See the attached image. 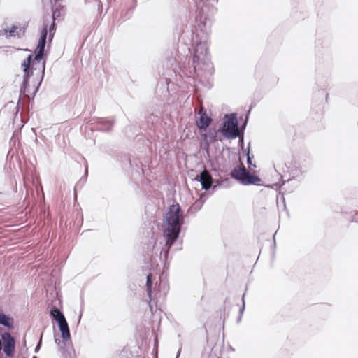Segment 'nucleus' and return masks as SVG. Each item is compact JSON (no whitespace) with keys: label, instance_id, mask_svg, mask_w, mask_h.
Masks as SVG:
<instances>
[{"label":"nucleus","instance_id":"obj_1","mask_svg":"<svg viewBox=\"0 0 358 358\" xmlns=\"http://www.w3.org/2000/svg\"><path fill=\"white\" fill-rule=\"evenodd\" d=\"M218 0H199L196 3L195 32L192 39L193 46L192 71L201 80L213 73V66L208 54V33L212 17L216 13L213 4Z\"/></svg>","mask_w":358,"mask_h":358},{"label":"nucleus","instance_id":"obj_2","mask_svg":"<svg viewBox=\"0 0 358 358\" xmlns=\"http://www.w3.org/2000/svg\"><path fill=\"white\" fill-rule=\"evenodd\" d=\"M34 58L33 59V55H29L26 59L23 61L22 63V66L23 67V71L24 72V75L23 77L22 85L20 88V94L24 96L27 95V92H29V78L34 74V71L38 70V74H41V80L38 83L37 87L34 90V96L38 90V86L41 85V83L43 80L45 69V62L44 60L45 57V48L43 47L36 46V48L34 50Z\"/></svg>","mask_w":358,"mask_h":358},{"label":"nucleus","instance_id":"obj_3","mask_svg":"<svg viewBox=\"0 0 358 358\" xmlns=\"http://www.w3.org/2000/svg\"><path fill=\"white\" fill-rule=\"evenodd\" d=\"M183 222L182 212L179 204L170 206L166 213L164 224V236L166 238V245L169 248L178 239Z\"/></svg>","mask_w":358,"mask_h":358},{"label":"nucleus","instance_id":"obj_4","mask_svg":"<svg viewBox=\"0 0 358 358\" xmlns=\"http://www.w3.org/2000/svg\"><path fill=\"white\" fill-rule=\"evenodd\" d=\"M231 176L243 185H259L261 178L257 176L251 174L246 169L236 167L231 171Z\"/></svg>","mask_w":358,"mask_h":358},{"label":"nucleus","instance_id":"obj_5","mask_svg":"<svg viewBox=\"0 0 358 358\" xmlns=\"http://www.w3.org/2000/svg\"><path fill=\"white\" fill-rule=\"evenodd\" d=\"M195 180L201 183L203 189L212 190L213 193L221 187V180H214L206 169H203L199 175H197Z\"/></svg>","mask_w":358,"mask_h":358},{"label":"nucleus","instance_id":"obj_6","mask_svg":"<svg viewBox=\"0 0 358 358\" xmlns=\"http://www.w3.org/2000/svg\"><path fill=\"white\" fill-rule=\"evenodd\" d=\"M225 118H227V120L224 122L223 126L222 131L224 136L230 139L240 136V131L236 114L231 113L230 115H226Z\"/></svg>","mask_w":358,"mask_h":358},{"label":"nucleus","instance_id":"obj_7","mask_svg":"<svg viewBox=\"0 0 358 358\" xmlns=\"http://www.w3.org/2000/svg\"><path fill=\"white\" fill-rule=\"evenodd\" d=\"M2 350L8 357H13L15 350V340L10 333L6 331L1 335Z\"/></svg>","mask_w":358,"mask_h":358},{"label":"nucleus","instance_id":"obj_8","mask_svg":"<svg viewBox=\"0 0 358 358\" xmlns=\"http://www.w3.org/2000/svg\"><path fill=\"white\" fill-rule=\"evenodd\" d=\"M199 119L196 121V125L200 129H206L212 122L211 117L206 115V111L201 108L199 111Z\"/></svg>","mask_w":358,"mask_h":358},{"label":"nucleus","instance_id":"obj_9","mask_svg":"<svg viewBox=\"0 0 358 358\" xmlns=\"http://www.w3.org/2000/svg\"><path fill=\"white\" fill-rule=\"evenodd\" d=\"M57 324L59 326V331H61L62 338H63V340L64 341L70 340L71 334L66 320L59 323H57Z\"/></svg>","mask_w":358,"mask_h":358},{"label":"nucleus","instance_id":"obj_10","mask_svg":"<svg viewBox=\"0 0 358 358\" xmlns=\"http://www.w3.org/2000/svg\"><path fill=\"white\" fill-rule=\"evenodd\" d=\"M50 315V317L57 322V323L66 320L64 314L56 306L51 307Z\"/></svg>","mask_w":358,"mask_h":358},{"label":"nucleus","instance_id":"obj_11","mask_svg":"<svg viewBox=\"0 0 358 358\" xmlns=\"http://www.w3.org/2000/svg\"><path fill=\"white\" fill-rule=\"evenodd\" d=\"M113 124H114L113 120H106V119L102 118L99 121V127L98 128V129H100V130L104 131H108L112 129Z\"/></svg>","mask_w":358,"mask_h":358},{"label":"nucleus","instance_id":"obj_12","mask_svg":"<svg viewBox=\"0 0 358 358\" xmlns=\"http://www.w3.org/2000/svg\"><path fill=\"white\" fill-rule=\"evenodd\" d=\"M0 324L8 329L13 328V319L4 313H0Z\"/></svg>","mask_w":358,"mask_h":358},{"label":"nucleus","instance_id":"obj_13","mask_svg":"<svg viewBox=\"0 0 358 358\" xmlns=\"http://www.w3.org/2000/svg\"><path fill=\"white\" fill-rule=\"evenodd\" d=\"M48 25L46 24H44L43 27L41 31V37L38 41V46L43 47L45 48V43H46V39H47V35H48Z\"/></svg>","mask_w":358,"mask_h":358},{"label":"nucleus","instance_id":"obj_14","mask_svg":"<svg viewBox=\"0 0 358 358\" xmlns=\"http://www.w3.org/2000/svg\"><path fill=\"white\" fill-rule=\"evenodd\" d=\"M206 201V198L204 195H201L200 196V199L197 201H196L190 207V210L192 212H197L200 210Z\"/></svg>","mask_w":358,"mask_h":358},{"label":"nucleus","instance_id":"obj_15","mask_svg":"<svg viewBox=\"0 0 358 358\" xmlns=\"http://www.w3.org/2000/svg\"><path fill=\"white\" fill-rule=\"evenodd\" d=\"M19 27L17 26L13 25L10 29H5L4 32L6 34L8 33L9 36H13L20 38H21V34L20 33L21 31V29H20V31H17Z\"/></svg>","mask_w":358,"mask_h":358},{"label":"nucleus","instance_id":"obj_16","mask_svg":"<svg viewBox=\"0 0 358 358\" xmlns=\"http://www.w3.org/2000/svg\"><path fill=\"white\" fill-rule=\"evenodd\" d=\"M57 10H55L52 14V22L51 25L49 27L48 31H49V41H51L56 30V25L55 24V20L56 16Z\"/></svg>","mask_w":358,"mask_h":358},{"label":"nucleus","instance_id":"obj_17","mask_svg":"<svg viewBox=\"0 0 358 358\" xmlns=\"http://www.w3.org/2000/svg\"><path fill=\"white\" fill-rule=\"evenodd\" d=\"M152 275L151 273L148 274L146 278V289L148 295L151 300L152 296Z\"/></svg>","mask_w":358,"mask_h":358},{"label":"nucleus","instance_id":"obj_18","mask_svg":"<svg viewBox=\"0 0 358 358\" xmlns=\"http://www.w3.org/2000/svg\"><path fill=\"white\" fill-rule=\"evenodd\" d=\"M253 157V155H250V149L248 148L247 151V164L248 165V167L250 169H252L256 167V165L252 162V158Z\"/></svg>","mask_w":358,"mask_h":358},{"label":"nucleus","instance_id":"obj_19","mask_svg":"<svg viewBox=\"0 0 358 358\" xmlns=\"http://www.w3.org/2000/svg\"><path fill=\"white\" fill-rule=\"evenodd\" d=\"M87 173H88V169H87V166H86L85 170V175H84V176L82 177V178L80 179L79 182L76 185V188L78 187L79 186L82 187L83 183L85 182V181L87 180Z\"/></svg>","mask_w":358,"mask_h":358},{"label":"nucleus","instance_id":"obj_20","mask_svg":"<svg viewBox=\"0 0 358 358\" xmlns=\"http://www.w3.org/2000/svg\"><path fill=\"white\" fill-rule=\"evenodd\" d=\"M245 294H243L242 296V301H243V306L239 310V317L237 319V322H239L241 320L242 315L243 314L244 310H245Z\"/></svg>","mask_w":358,"mask_h":358},{"label":"nucleus","instance_id":"obj_21","mask_svg":"<svg viewBox=\"0 0 358 358\" xmlns=\"http://www.w3.org/2000/svg\"><path fill=\"white\" fill-rule=\"evenodd\" d=\"M221 180V187L228 188L231 186V180L229 178H227Z\"/></svg>","mask_w":358,"mask_h":358},{"label":"nucleus","instance_id":"obj_22","mask_svg":"<svg viewBox=\"0 0 358 358\" xmlns=\"http://www.w3.org/2000/svg\"><path fill=\"white\" fill-rule=\"evenodd\" d=\"M159 287H163L164 289V294L166 295L167 291H168V285L166 282L161 281L159 283Z\"/></svg>","mask_w":358,"mask_h":358},{"label":"nucleus","instance_id":"obj_23","mask_svg":"<svg viewBox=\"0 0 358 358\" xmlns=\"http://www.w3.org/2000/svg\"><path fill=\"white\" fill-rule=\"evenodd\" d=\"M42 336H43V333L41 334V337H40V340L38 343V344L36 345V348H35V352H37L40 348H41V343H42Z\"/></svg>","mask_w":358,"mask_h":358},{"label":"nucleus","instance_id":"obj_24","mask_svg":"<svg viewBox=\"0 0 358 358\" xmlns=\"http://www.w3.org/2000/svg\"><path fill=\"white\" fill-rule=\"evenodd\" d=\"M2 350V343H1V341L0 340V352H1Z\"/></svg>","mask_w":358,"mask_h":358},{"label":"nucleus","instance_id":"obj_25","mask_svg":"<svg viewBox=\"0 0 358 358\" xmlns=\"http://www.w3.org/2000/svg\"><path fill=\"white\" fill-rule=\"evenodd\" d=\"M180 350H178V353H177V357H176V358H178V356L180 355Z\"/></svg>","mask_w":358,"mask_h":358},{"label":"nucleus","instance_id":"obj_26","mask_svg":"<svg viewBox=\"0 0 358 358\" xmlns=\"http://www.w3.org/2000/svg\"><path fill=\"white\" fill-rule=\"evenodd\" d=\"M55 341L56 343H59V340H58L57 338L55 340Z\"/></svg>","mask_w":358,"mask_h":358},{"label":"nucleus","instance_id":"obj_27","mask_svg":"<svg viewBox=\"0 0 358 358\" xmlns=\"http://www.w3.org/2000/svg\"><path fill=\"white\" fill-rule=\"evenodd\" d=\"M98 6H99V8L102 6L101 1L99 2Z\"/></svg>","mask_w":358,"mask_h":358},{"label":"nucleus","instance_id":"obj_28","mask_svg":"<svg viewBox=\"0 0 358 358\" xmlns=\"http://www.w3.org/2000/svg\"><path fill=\"white\" fill-rule=\"evenodd\" d=\"M133 1H134L133 3H134L136 5L137 0H133Z\"/></svg>","mask_w":358,"mask_h":358},{"label":"nucleus","instance_id":"obj_29","mask_svg":"<svg viewBox=\"0 0 358 358\" xmlns=\"http://www.w3.org/2000/svg\"><path fill=\"white\" fill-rule=\"evenodd\" d=\"M247 124V120L244 122V125H243V127L245 128V125Z\"/></svg>","mask_w":358,"mask_h":358},{"label":"nucleus","instance_id":"obj_30","mask_svg":"<svg viewBox=\"0 0 358 358\" xmlns=\"http://www.w3.org/2000/svg\"><path fill=\"white\" fill-rule=\"evenodd\" d=\"M150 308L151 310H152V307L151 305H150Z\"/></svg>","mask_w":358,"mask_h":358},{"label":"nucleus","instance_id":"obj_31","mask_svg":"<svg viewBox=\"0 0 358 358\" xmlns=\"http://www.w3.org/2000/svg\"><path fill=\"white\" fill-rule=\"evenodd\" d=\"M1 194H2V193H1V192H0V195H1Z\"/></svg>","mask_w":358,"mask_h":358},{"label":"nucleus","instance_id":"obj_32","mask_svg":"<svg viewBox=\"0 0 358 358\" xmlns=\"http://www.w3.org/2000/svg\"><path fill=\"white\" fill-rule=\"evenodd\" d=\"M357 216H358V215Z\"/></svg>","mask_w":358,"mask_h":358}]
</instances>
